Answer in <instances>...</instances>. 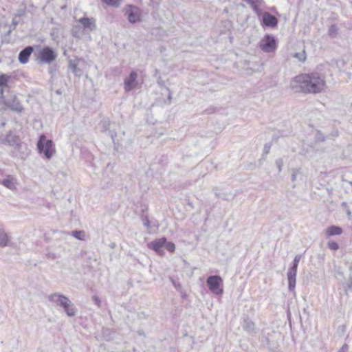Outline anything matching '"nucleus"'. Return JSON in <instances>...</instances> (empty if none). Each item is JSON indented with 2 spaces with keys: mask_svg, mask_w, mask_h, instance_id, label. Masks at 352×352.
Wrapping results in <instances>:
<instances>
[{
  "mask_svg": "<svg viewBox=\"0 0 352 352\" xmlns=\"http://www.w3.org/2000/svg\"><path fill=\"white\" fill-rule=\"evenodd\" d=\"M324 76L318 72L300 74L290 82L291 89L296 93L318 94L325 87Z\"/></svg>",
  "mask_w": 352,
  "mask_h": 352,
  "instance_id": "1",
  "label": "nucleus"
},
{
  "mask_svg": "<svg viewBox=\"0 0 352 352\" xmlns=\"http://www.w3.org/2000/svg\"><path fill=\"white\" fill-rule=\"evenodd\" d=\"M47 298L50 302L63 308L68 316L73 317L76 316L77 309L74 306V303L66 296L58 292H55L49 295Z\"/></svg>",
  "mask_w": 352,
  "mask_h": 352,
  "instance_id": "2",
  "label": "nucleus"
},
{
  "mask_svg": "<svg viewBox=\"0 0 352 352\" xmlns=\"http://www.w3.org/2000/svg\"><path fill=\"white\" fill-rule=\"evenodd\" d=\"M39 153H43L46 159L50 160L55 152L54 144L52 140H47L43 134L41 135L37 142Z\"/></svg>",
  "mask_w": 352,
  "mask_h": 352,
  "instance_id": "3",
  "label": "nucleus"
},
{
  "mask_svg": "<svg viewBox=\"0 0 352 352\" xmlns=\"http://www.w3.org/2000/svg\"><path fill=\"white\" fill-rule=\"evenodd\" d=\"M57 58V53L50 47H44L38 52V63L50 64Z\"/></svg>",
  "mask_w": 352,
  "mask_h": 352,
  "instance_id": "4",
  "label": "nucleus"
},
{
  "mask_svg": "<svg viewBox=\"0 0 352 352\" xmlns=\"http://www.w3.org/2000/svg\"><path fill=\"white\" fill-rule=\"evenodd\" d=\"M277 41L271 34H265L259 42V47L266 53L274 52L277 49Z\"/></svg>",
  "mask_w": 352,
  "mask_h": 352,
  "instance_id": "5",
  "label": "nucleus"
},
{
  "mask_svg": "<svg viewBox=\"0 0 352 352\" xmlns=\"http://www.w3.org/2000/svg\"><path fill=\"white\" fill-rule=\"evenodd\" d=\"M206 283L211 292L216 295H221L223 289L221 287L223 284V279L220 276L212 275L207 278Z\"/></svg>",
  "mask_w": 352,
  "mask_h": 352,
  "instance_id": "6",
  "label": "nucleus"
},
{
  "mask_svg": "<svg viewBox=\"0 0 352 352\" xmlns=\"http://www.w3.org/2000/svg\"><path fill=\"white\" fill-rule=\"evenodd\" d=\"M0 99L8 108L13 111L21 113L24 110V108L21 104L19 100L14 94H10L6 98L3 95V98Z\"/></svg>",
  "mask_w": 352,
  "mask_h": 352,
  "instance_id": "7",
  "label": "nucleus"
},
{
  "mask_svg": "<svg viewBox=\"0 0 352 352\" xmlns=\"http://www.w3.org/2000/svg\"><path fill=\"white\" fill-rule=\"evenodd\" d=\"M278 19L268 12H264L262 15L261 25L263 28H275L278 25Z\"/></svg>",
  "mask_w": 352,
  "mask_h": 352,
  "instance_id": "8",
  "label": "nucleus"
},
{
  "mask_svg": "<svg viewBox=\"0 0 352 352\" xmlns=\"http://www.w3.org/2000/svg\"><path fill=\"white\" fill-rule=\"evenodd\" d=\"M298 265V264L292 263L287 273L288 289L290 292H293L295 289Z\"/></svg>",
  "mask_w": 352,
  "mask_h": 352,
  "instance_id": "9",
  "label": "nucleus"
},
{
  "mask_svg": "<svg viewBox=\"0 0 352 352\" xmlns=\"http://www.w3.org/2000/svg\"><path fill=\"white\" fill-rule=\"evenodd\" d=\"M138 74L135 71L130 72L128 77L124 80V89L126 92H129L138 85Z\"/></svg>",
  "mask_w": 352,
  "mask_h": 352,
  "instance_id": "10",
  "label": "nucleus"
},
{
  "mask_svg": "<svg viewBox=\"0 0 352 352\" xmlns=\"http://www.w3.org/2000/svg\"><path fill=\"white\" fill-rule=\"evenodd\" d=\"M166 243V237L155 239L148 244L149 249L155 251L158 255L164 256L165 254L163 250L164 245Z\"/></svg>",
  "mask_w": 352,
  "mask_h": 352,
  "instance_id": "11",
  "label": "nucleus"
},
{
  "mask_svg": "<svg viewBox=\"0 0 352 352\" xmlns=\"http://www.w3.org/2000/svg\"><path fill=\"white\" fill-rule=\"evenodd\" d=\"M0 184H1L6 188L12 190L16 188L17 179L16 177L8 175H6V178L0 180Z\"/></svg>",
  "mask_w": 352,
  "mask_h": 352,
  "instance_id": "12",
  "label": "nucleus"
},
{
  "mask_svg": "<svg viewBox=\"0 0 352 352\" xmlns=\"http://www.w3.org/2000/svg\"><path fill=\"white\" fill-rule=\"evenodd\" d=\"M33 47L28 46L22 50L19 54V61L21 64H25L28 62L29 58L32 53L33 52Z\"/></svg>",
  "mask_w": 352,
  "mask_h": 352,
  "instance_id": "13",
  "label": "nucleus"
},
{
  "mask_svg": "<svg viewBox=\"0 0 352 352\" xmlns=\"http://www.w3.org/2000/svg\"><path fill=\"white\" fill-rule=\"evenodd\" d=\"M78 22L85 29L94 31L96 29V20L94 18L82 17L78 20Z\"/></svg>",
  "mask_w": 352,
  "mask_h": 352,
  "instance_id": "14",
  "label": "nucleus"
},
{
  "mask_svg": "<svg viewBox=\"0 0 352 352\" xmlns=\"http://www.w3.org/2000/svg\"><path fill=\"white\" fill-rule=\"evenodd\" d=\"M250 6L258 16L263 15V10L265 8V2L263 0H254Z\"/></svg>",
  "mask_w": 352,
  "mask_h": 352,
  "instance_id": "15",
  "label": "nucleus"
},
{
  "mask_svg": "<svg viewBox=\"0 0 352 352\" xmlns=\"http://www.w3.org/2000/svg\"><path fill=\"white\" fill-rule=\"evenodd\" d=\"M140 16L138 9L135 6H130V10L128 12V20L131 23H135L139 21Z\"/></svg>",
  "mask_w": 352,
  "mask_h": 352,
  "instance_id": "16",
  "label": "nucleus"
},
{
  "mask_svg": "<svg viewBox=\"0 0 352 352\" xmlns=\"http://www.w3.org/2000/svg\"><path fill=\"white\" fill-rule=\"evenodd\" d=\"M343 230L341 227L331 226L325 230V236L330 237L333 236L340 235Z\"/></svg>",
  "mask_w": 352,
  "mask_h": 352,
  "instance_id": "17",
  "label": "nucleus"
},
{
  "mask_svg": "<svg viewBox=\"0 0 352 352\" xmlns=\"http://www.w3.org/2000/svg\"><path fill=\"white\" fill-rule=\"evenodd\" d=\"M18 138L16 135H13L11 131H10L5 137L4 139L2 140V142L3 144H8L10 146H14L17 144Z\"/></svg>",
  "mask_w": 352,
  "mask_h": 352,
  "instance_id": "18",
  "label": "nucleus"
},
{
  "mask_svg": "<svg viewBox=\"0 0 352 352\" xmlns=\"http://www.w3.org/2000/svg\"><path fill=\"white\" fill-rule=\"evenodd\" d=\"M242 327L245 331L249 333L253 332L255 329L254 323L248 318H245L243 319Z\"/></svg>",
  "mask_w": 352,
  "mask_h": 352,
  "instance_id": "19",
  "label": "nucleus"
},
{
  "mask_svg": "<svg viewBox=\"0 0 352 352\" xmlns=\"http://www.w3.org/2000/svg\"><path fill=\"white\" fill-rule=\"evenodd\" d=\"M69 68L76 76H80L82 74V70L78 67V63L76 60H69Z\"/></svg>",
  "mask_w": 352,
  "mask_h": 352,
  "instance_id": "20",
  "label": "nucleus"
},
{
  "mask_svg": "<svg viewBox=\"0 0 352 352\" xmlns=\"http://www.w3.org/2000/svg\"><path fill=\"white\" fill-rule=\"evenodd\" d=\"M9 237L5 232L4 228L0 226V247L8 245Z\"/></svg>",
  "mask_w": 352,
  "mask_h": 352,
  "instance_id": "21",
  "label": "nucleus"
},
{
  "mask_svg": "<svg viewBox=\"0 0 352 352\" xmlns=\"http://www.w3.org/2000/svg\"><path fill=\"white\" fill-rule=\"evenodd\" d=\"M10 77L6 74L0 75V98H3V87H8V82Z\"/></svg>",
  "mask_w": 352,
  "mask_h": 352,
  "instance_id": "22",
  "label": "nucleus"
},
{
  "mask_svg": "<svg viewBox=\"0 0 352 352\" xmlns=\"http://www.w3.org/2000/svg\"><path fill=\"white\" fill-rule=\"evenodd\" d=\"M99 126L102 132L109 131L110 121L109 120L104 119L100 122Z\"/></svg>",
  "mask_w": 352,
  "mask_h": 352,
  "instance_id": "23",
  "label": "nucleus"
},
{
  "mask_svg": "<svg viewBox=\"0 0 352 352\" xmlns=\"http://www.w3.org/2000/svg\"><path fill=\"white\" fill-rule=\"evenodd\" d=\"M108 6L118 8L120 6L122 0H101Z\"/></svg>",
  "mask_w": 352,
  "mask_h": 352,
  "instance_id": "24",
  "label": "nucleus"
},
{
  "mask_svg": "<svg viewBox=\"0 0 352 352\" xmlns=\"http://www.w3.org/2000/svg\"><path fill=\"white\" fill-rule=\"evenodd\" d=\"M164 248L171 253L174 252L175 250V245L173 242H168L166 240Z\"/></svg>",
  "mask_w": 352,
  "mask_h": 352,
  "instance_id": "25",
  "label": "nucleus"
},
{
  "mask_svg": "<svg viewBox=\"0 0 352 352\" xmlns=\"http://www.w3.org/2000/svg\"><path fill=\"white\" fill-rule=\"evenodd\" d=\"M328 34L332 38L336 37V35L338 34V28H337L336 25H331L329 29Z\"/></svg>",
  "mask_w": 352,
  "mask_h": 352,
  "instance_id": "26",
  "label": "nucleus"
},
{
  "mask_svg": "<svg viewBox=\"0 0 352 352\" xmlns=\"http://www.w3.org/2000/svg\"><path fill=\"white\" fill-rule=\"evenodd\" d=\"M294 56L302 63L305 62L307 58V56L304 50L301 52L296 53Z\"/></svg>",
  "mask_w": 352,
  "mask_h": 352,
  "instance_id": "27",
  "label": "nucleus"
},
{
  "mask_svg": "<svg viewBox=\"0 0 352 352\" xmlns=\"http://www.w3.org/2000/svg\"><path fill=\"white\" fill-rule=\"evenodd\" d=\"M327 246L331 250H337L339 249L338 243L333 241H329L327 243Z\"/></svg>",
  "mask_w": 352,
  "mask_h": 352,
  "instance_id": "28",
  "label": "nucleus"
},
{
  "mask_svg": "<svg viewBox=\"0 0 352 352\" xmlns=\"http://www.w3.org/2000/svg\"><path fill=\"white\" fill-rule=\"evenodd\" d=\"M72 235L78 239L82 240L85 235V232L83 231L75 230L72 231Z\"/></svg>",
  "mask_w": 352,
  "mask_h": 352,
  "instance_id": "29",
  "label": "nucleus"
},
{
  "mask_svg": "<svg viewBox=\"0 0 352 352\" xmlns=\"http://www.w3.org/2000/svg\"><path fill=\"white\" fill-rule=\"evenodd\" d=\"M342 206L343 207V208L344 209L346 213V215L347 217L349 218V219H351L352 218V214H351V210L349 209L347 204L346 202H342Z\"/></svg>",
  "mask_w": 352,
  "mask_h": 352,
  "instance_id": "30",
  "label": "nucleus"
},
{
  "mask_svg": "<svg viewBox=\"0 0 352 352\" xmlns=\"http://www.w3.org/2000/svg\"><path fill=\"white\" fill-rule=\"evenodd\" d=\"M142 221L144 226H146L148 229L150 228L151 224L150 221L148 219V216L146 215H142Z\"/></svg>",
  "mask_w": 352,
  "mask_h": 352,
  "instance_id": "31",
  "label": "nucleus"
},
{
  "mask_svg": "<svg viewBox=\"0 0 352 352\" xmlns=\"http://www.w3.org/2000/svg\"><path fill=\"white\" fill-rule=\"evenodd\" d=\"M283 160L282 158H278L276 160V165L278 168V173L282 171V167L283 166Z\"/></svg>",
  "mask_w": 352,
  "mask_h": 352,
  "instance_id": "32",
  "label": "nucleus"
},
{
  "mask_svg": "<svg viewBox=\"0 0 352 352\" xmlns=\"http://www.w3.org/2000/svg\"><path fill=\"white\" fill-rule=\"evenodd\" d=\"M170 280L175 288L178 289L180 287V284L177 281H176L173 278L170 277Z\"/></svg>",
  "mask_w": 352,
  "mask_h": 352,
  "instance_id": "33",
  "label": "nucleus"
},
{
  "mask_svg": "<svg viewBox=\"0 0 352 352\" xmlns=\"http://www.w3.org/2000/svg\"><path fill=\"white\" fill-rule=\"evenodd\" d=\"M270 148H271V145L270 144H265L264 146V153L265 154L269 153Z\"/></svg>",
  "mask_w": 352,
  "mask_h": 352,
  "instance_id": "34",
  "label": "nucleus"
},
{
  "mask_svg": "<svg viewBox=\"0 0 352 352\" xmlns=\"http://www.w3.org/2000/svg\"><path fill=\"white\" fill-rule=\"evenodd\" d=\"M93 300H94V301L95 302V303H96L98 307H100V302H100V298H99L98 296H93Z\"/></svg>",
  "mask_w": 352,
  "mask_h": 352,
  "instance_id": "35",
  "label": "nucleus"
},
{
  "mask_svg": "<svg viewBox=\"0 0 352 352\" xmlns=\"http://www.w3.org/2000/svg\"><path fill=\"white\" fill-rule=\"evenodd\" d=\"M349 349V346L346 344H343L338 352H346Z\"/></svg>",
  "mask_w": 352,
  "mask_h": 352,
  "instance_id": "36",
  "label": "nucleus"
},
{
  "mask_svg": "<svg viewBox=\"0 0 352 352\" xmlns=\"http://www.w3.org/2000/svg\"><path fill=\"white\" fill-rule=\"evenodd\" d=\"M300 258H301L300 254L296 255L294 258L293 263L298 264L300 261Z\"/></svg>",
  "mask_w": 352,
  "mask_h": 352,
  "instance_id": "37",
  "label": "nucleus"
},
{
  "mask_svg": "<svg viewBox=\"0 0 352 352\" xmlns=\"http://www.w3.org/2000/svg\"><path fill=\"white\" fill-rule=\"evenodd\" d=\"M109 135H110V136H111V138L112 140L113 141V140H114V139H115V138L116 137V131H109Z\"/></svg>",
  "mask_w": 352,
  "mask_h": 352,
  "instance_id": "38",
  "label": "nucleus"
},
{
  "mask_svg": "<svg viewBox=\"0 0 352 352\" xmlns=\"http://www.w3.org/2000/svg\"><path fill=\"white\" fill-rule=\"evenodd\" d=\"M167 90L168 91V104H170L171 100H172V94L169 89H167Z\"/></svg>",
  "mask_w": 352,
  "mask_h": 352,
  "instance_id": "39",
  "label": "nucleus"
},
{
  "mask_svg": "<svg viewBox=\"0 0 352 352\" xmlns=\"http://www.w3.org/2000/svg\"><path fill=\"white\" fill-rule=\"evenodd\" d=\"M296 179V172L294 171V173L292 175V180L294 182Z\"/></svg>",
  "mask_w": 352,
  "mask_h": 352,
  "instance_id": "40",
  "label": "nucleus"
},
{
  "mask_svg": "<svg viewBox=\"0 0 352 352\" xmlns=\"http://www.w3.org/2000/svg\"><path fill=\"white\" fill-rule=\"evenodd\" d=\"M1 125L2 126H5V125H6V122H2V123L1 124Z\"/></svg>",
  "mask_w": 352,
  "mask_h": 352,
  "instance_id": "41",
  "label": "nucleus"
},
{
  "mask_svg": "<svg viewBox=\"0 0 352 352\" xmlns=\"http://www.w3.org/2000/svg\"><path fill=\"white\" fill-rule=\"evenodd\" d=\"M350 184L352 186V182H350Z\"/></svg>",
  "mask_w": 352,
  "mask_h": 352,
  "instance_id": "42",
  "label": "nucleus"
}]
</instances>
